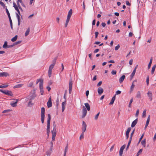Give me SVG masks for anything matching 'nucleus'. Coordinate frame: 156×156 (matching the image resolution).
I'll use <instances>...</instances> for the list:
<instances>
[{
    "label": "nucleus",
    "mask_w": 156,
    "mask_h": 156,
    "mask_svg": "<svg viewBox=\"0 0 156 156\" xmlns=\"http://www.w3.org/2000/svg\"><path fill=\"white\" fill-rule=\"evenodd\" d=\"M147 94L149 98V99L151 101L152 99V94L151 92L150 91H149L147 93Z\"/></svg>",
    "instance_id": "11"
},
{
    "label": "nucleus",
    "mask_w": 156,
    "mask_h": 156,
    "mask_svg": "<svg viewBox=\"0 0 156 156\" xmlns=\"http://www.w3.org/2000/svg\"><path fill=\"white\" fill-rule=\"evenodd\" d=\"M56 61V59H54L53 60V61L51 65H50L49 67L48 71V74L49 77H50L51 76L52 69L55 64Z\"/></svg>",
    "instance_id": "3"
},
{
    "label": "nucleus",
    "mask_w": 156,
    "mask_h": 156,
    "mask_svg": "<svg viewBox=\"0 0 156 156\" xmlns=\"http://www.w3.org/2000/svg\"><path fill=\"white\" fill-rule=\"evenodd\" d=\"M8 86V84H3L0 85V88H5Z\"/></svg>",
    "instance_id": "38"
},
{
    "label": "nucleus",
    "mask_w": 156,
    "mask_h": 156,
    "mask_svg": "<svg viewBox=\"0 0 156 156\" xmlns=\"http://www.w3.org/2000/svg\"><path fill=\"white\" fill-rule=\"evenodd\" d=\"M144 136V133L142 134V135L140 137V138L139 139V143L141 141V140L143 138V137Z\"/></svg>",
    "instance_id": "50"
},
{
    "label": "nucleus",
    "mask_w": 156,
    "mask_h": 156,
    "mask_svg": "<svg viewBox=\"0 0 156 156\" xmlns=\"http://www.w3.org/2000/svg\"><path fill=\"white\" fill-rule=\"evenodd\" d=\"M73 85V81L72 79H70L69 80V93L70 94L71 93Z\"/></svg>",
    "instance_id": "6"
},
{
    "label": "nucleus",
    "mask_w": 156,
    "mask_h": 156,
    "mask_svg": "<svg viewBox=\"0 0 156 156\" xmlns=\"http://www.w3.org/2000/svg\"><path fill=\"white\" fill-rule=\"evenodd\" d=\"M0 4L3 7H5V5L4 3L2 2L1 1H0Z\"/></svg>",
    "instance_id": "56"
},
{
    "label": "nucleus",
    "mask_w": 156,
    "mask_h": 156,
    "mask_svg": "<svg viewBox=\"0 0 156 156\" xmlns=\"http://www.w3.org/2000/svg\"><path fill=\"white\" fill-rule=\"evenodd\" d=\"M100 114V112H99L98 113H97L94 117V119L95 120H96L98 119V117Z\"/></svg>",
    "instance_id": "39"
},
{
    "label": "nucleus",
    "mask_w": 156,
    "mask_h": 156,
    "mask_svg": "<svg viewBox=\"0 0 156 156\" xmlns=\"http://www.w3.org/2000/svg\"><path fill=\"white\" fill-rule=\"evenodd\" d=\"M72 9H70L68 12V15L67 16V18L70 19V17L72 15Z\"/></svg>",
    "instance_id": "18"
},
{
    "label": "nucleus",
    "mask_w": 156,
    "mask_h": 156,
    "mask_svg": "<svg viewBox=\"0 0 156 156\" xmlns=\"http://www.w3.org/2000/svg\"><path fill=\"white\" fill-rule=\"evenodd\" d=\"M66 105V100L63 102L62 104V112H63L65 108V106Z\"/></svg>",
    "instance_id": "13"
},
{
    "label": "nucleus",
    "mask_w": 156,
    "mask_h": 156,
    "mask_svg": "<svg viewBox=\"0 0 156 156\" xmlns=\"http://www.w3.org/2000/svg\"><path fill=\"white\" fill-rule=\"evenodd\" d=\"M52 106V102L51 101V98L50 97L47 102V106L48 108H50Z\"/></svg>",
    "instance_id": "14"
},
{
    "label": "nucleus",
    "mask_w": 156,
    "mask_h": 156,
    "mask_svg": "<svg viewBox=\"0 0 156 156\" xmlns=\"http://www.w3.org/2000/svg\"><path fill=\"white\" fill-rule=\"evenodd\" d=\"M9 76V74L7 72L0 73V77L7 76Z\"/></svg>",
    "instance_id": "17"
},
{
    "label": "nucleus",
    "mask_w": 156,
    "mask_h": 156,
    "mask_svg": "<svg viewBox=\"0 0 156 156\" xmlns=\"http://www.w3.org/2000/svg\"><path fill=\"white\" fill-rule=\"evenodd\" d=\"M30 31V28L29 27L27 29V30H26V31L25 33V36H27L29 34Z\"/></svg>",
    "instance_id": "27"
},
{
    "label": "nucleus",
    "mask_w": 156,
    "mask_h": 156,
    "mask_svg": "<svg viewBox=\"0 0 156 156\" xmlns=\"http://www.w3.org/2000/svg\"><path fill=\"white\" fill-rule=\"evenodd\" d=\"M13 5L15 9L18 8L17 5H16V4L14 2H13Z\"/></svg>",
    "instance_id": "53"
},
{
    "label": "nucleus",
    "mask_w": 156,
    "mask_h": 156,
    "mask_svg": "<svg viewBox=\"0 0 156 156\" xmlns=\"http://www.w3.org/2000/svg\"><path fill=\"white\" fill-rule=\"evenodd\" d=\"M21 42V41H19L14 44V45L20 44Z\"/></svg>",
    "instance_id": "47"
},
{
    "label": "nucleus",
    "mask_w": 156,
    "mask_h": 156,
    "mask_svg": "<svg viewBox=\"0 0 156 156\" xmlns=\"http://www.w3.org/2000/svg\"><path fill=\"white\" fill-rule=\"evenodd\" d=\"M111 73L113 75H115L116 73V71L115 70H113L111 72Z\"/></svg>",
    "instance_id": "51"
},
{
    "label": "nucleus",
    "mask_w": 156,
    "mask_h": 156,
    "mask_svg": "<svg viewBox=\"0 0 156 156\" xmlns=\"http://www.w3.org/2000/svg\"><path fill=\"white\" fill-rule=\"evenodd\" d=\"M32 100L30 99L29 102L28 103V105L29 107H31L33 105V103L32 102Z\"/></svg>",
    "instance_id": "34"
},
{
    "label": "nucleus",
    "mask_w": 156,
    "mask_h": 156,
    "mask_svg": "<svg viewBox=\"0 0 156 156\" xmlns=\"http://www.w3.org/2000/svg\"><path fill=\"white\" fill-rule=\"evenodd\" d=\"M104 92V90L101 87H99L98 89V94L100 95H101Z\"/></svg>",
    "instance_id": "10"
},
{
    "label": "nucleus",
    "mask_w": 156,
    "mask_h": 156,
    "mask_svg": "<svg viewBox=\"0 0 156 156\" xmlns=\"http://www.w3.org/2000/svg\"><path fill=\"white\" fill-rule=\"evenodd\" d=\"M10 111V110H5L2 112V113H4L6 112H8Z\"/></svg>",
    "instance_id": "54"
},
{
    "label": "nucleus",
    "mask_w": 156,
    "mask_h": 156,
    "mask_svg": "<svg viewBox=\"0 0 156 156\" xmlns=\"http://www.w3.org/2000/svg\"><path fill=\"white\" fill-rule=\"evenodd\" d=\"M142 145L144 147H146V140L144 139L141 142Z\"/></svg>",
    "instance_id": "25"
},
{
    "label": "nucleus",
    "mask_w": 156,
    "mask_h": 156,
    "mask_svg": "<svg viewBox=\"0 0 156 156\" xmlns=\"http://www.w3.org/2000/svg\"><path fill=\"white\" fill-rule=\"evenodd\" d=\"M42 80L40 79H38L37 80V81H36V84H38V82H40V81L41 80Z\"/></svg>",
    "instance_id": "62"
},
{
    "label": "nucleus",
    "mask_w": 156,
    "mask_h": 156,
    "mask_svg": "<svg viewBox=\"0 0 156 156\" xmlns=\"http://www.w3.org/2000/svg\"><path fill=\"white\" fill-rule=\"evenodd\" d=\"M120 48V45L119 44H118L117 46H116L115 48V50H117Z\"/></svg>",
    "instance_id": "49"
},
{
    "label": "nucleus",
    "mask_w": 156,
    "mask_h": 156,
    "mask_svg": "<svg viewBox=\"0 0 156 156\" xmlns=\"http://www.w3.org/2000/svg\"><path fill=\"white\" fill-rule=\"evenodd\" d=\"M142 151H143L142 149H140L139 150V151H138L137 153L136 156H138L139 155V154L142 153Z\"/></svg>",
    "instance_id": "41"
},
{
    "label": "nucleus",
    "mask_w": 156,
    "mask_h": 156,
    "mask_svg": "<svg viewBox=\"0 0 156 156\" xmlns=\"http://www.w3.org/2000/svg\"><path fill=\"white\" fill-rule=\"evenodd\" d=\"M84 105L87 110L89 111L90 110V107L89 104L88 103H85Z\"/></svg>",
    "instance_id": "22"
},
{
    "label": "nucleus",
    "mask_w": 156,
    "mask_h": 156,
    "mask_svg": "<svg viewBox=\"0 0 156 156\" xmlns=\"http://www.w3.org/2000/svg\"><path fill=\"white\" fill-rule=\"evenodd\" d=\"M66 90L65 91V94H64V99H65V100H66Z\"/></svg>",
    "instance_id": "59"
},
{
    "label": "nucleus",
    "mask_w": 156,
    "mask_h": 156,
    "mask_svg": "<svg viewBox=\"0 0 156 156\" xmlns=\"http://www.w3.org/2000/svg\"><path fill=\"white\" fill-rule=\"evenodd\" d=\"M87 128V125L85 122L83 121V123L82 125V132L84 133L86 130Z\"/></svg>",
    "instance_id": "8"
},
{
    "label": "nucleus",
    "mask_w": 156,
    "mask_h": 156,
    "mask_svg": "<svg viewBox=\"0 0 156 156\" xmlns=\"http://www.w3.org/2000/svg\"><path fill=\"white\" fill-rule=\"evenodd\" d=\"M20 14L19 13H16V17L18 19V18H20Z\"/></svg>",
    "instance_id": "48"
},
{
    "label": "nucleus",
    "mask_w": 156,
    "mask_h": 156,
    "mask_svg": "<svg viewBox=\"0 0 156 156\" xmlns=\"http://www.w3.org/2000/svg\"><path fill=\"white\" fill-rule=\"evenodd\" d=\"M135 73H134L133 72H132V73H131V75H130V77H131V80L133 77L135 75Z\"/></svg>",
    "instance_id": "46"
},
{
    "label": "nucleus",
    "mask_w": 156,
    "mask_h": 156,
    "mask_svg": "<svg viewBox=\"0 0 156 156\" xmlns=\"http://www.w3.org/2000/svg\"><path fill=\"white\" fill-rule=\"evenodd\" d=\"M115 99V95L112 98L109 104V105H112L113 104Z\"/></svg>",
    "instance_id": "21"
},
{
    "label": "nucleus",
    "mask_w": 156,
    "mask_h": 156,
    "mask_svg": "<svg viewBox=\"0 0 156 156\" xmlns=\"http://www.w3.org/2000/svg\"><path fill=\"white\" fill-rule=\"evenodd\" d=\"M131 140H130L129 139V141L128 144H127V147H126V150H127L128 149V148L129 147V146L130 145V144L131 143Z\"/></svg>",
    "instance_id": "40"
},
{
    "label": "nucleus",
    "mask_w": 156,
    "mask_h": 156,
    "mask_svg": "<svg viewBox=\"0 0 156 156\" xmlns=\"http://www.w3.org/2000/svg\"><path fill=\"white\" fill-rule=\"evenodd\" d=\"M125 75L122 76L119 79V82L120 83H122L125 78Z\"/></svg>",
    "instance_id": "23"
},
{
    "label": "nucleus",
    "mask_w": 156,
    "mask_h": 156,
    "mask_svg": "<svg viewBox=\"0 0 156 156\" xmlns=\"http://www.w3.org/2000/svg\"><path fill=\"white\" fill-rule=\"evenodd\" d=\"M102 83V81H100L99 82V83H98V84H97V85L98 87H99V86H100L101 84Z\"/></svg>",
    "instance_id": "57"
},
{
    "label": "nucleus",
    "mask_w": 156,
    "mask_h": 156,
    "mask_svg": "<svg viewBox=\"0 0 156 156\" xmlns=\"http://www.w3.org/2000/svg\"><path fill=\"white\" fill-rule=\"evenodd\" d=\"M33 83L32 82L30 83L29 84L28 87H32V85H33Z\"/></svg>",
    "instance_id": "64"
},
{
    "label": "nucleus",
    "mask_w": 156,
    "mask_h": 156,
    "mask_svg": "<svg viewBox=\"0 0 156 156\" xmlns=\"http://www.w3.org/2000/svg\"><path fill=\"white\" fill-rule=\"evenodd\" d=\"M70 20V19L67 18L66 20V23L65 25V27H66L68 25V23L69 22Z\"/></svg>",
    "instance_id": "30"
},
{
    "label": "nucleus",
    "mask_w": 156,
    "mask_h": 156,
    "mask_svg": "<svg viewBox=\"0 0 156 156\" xmlns=\"http://www.w3.org/2000/svg\"><path fill=\"white\" fill-rule=\"evenodd\" d=\"M18 37V36L17 35H16L14 37L12 38L11 39V41L12 42H14L16 41Z\"/></svg>",
    "instance_id": "32"
},
{
    "label": "nucleus",
    "mask_w": 156,
    "mask_h": 156,
    "mask_svg": "<svg viewBox=\"0 0 156 156\" xmlns=\"http://www.w3.org/2000/svg\"><path fill=\"white\" fill-rule=\"evenodd\" d=\"M87 110L85 108V107L83 106V109H82V113L83 115L82 116V118H84L86 116V114H87Z\"/></svg>",
    "instance_id": "7"
},
{
    "label": "nucleus",
    "mask_w": 156,
    "mask_h": 156,
    "mask_svg": "<svg viewBox=\"0 0 156 156\" xmlns=\"http://www.w3.org/2000/svg\"><path fill=\"white\" fill-rule=\"evenodd\" d=\"M18 100H16V101L13 103H11V105L13 107H15L16 106V104L17 103Z\"/></svg>",
    "instance_id": "33"
},
{
    "label": "nucleus",
    "mask_w": 156,
    "mask_h": 156,
    "mask_svg": "<svg viewBox=\"0 0 156 156\" xmlns=\"http://www.w3.org/2000/svg\"><path fill=\"white\" fill-rule=\"evenodd\" d=\"M126 3L127 5L128 6L130 5V4L129 3V2L128 1H126Z\"/></svg>",
    "instance_id": "61"
},
{
    "label": "nucleus",
    "mask_w": 156,
    "mask_h": 156,
    "mask_svg": "<svg viewBox=\"0 0 156 156\" xmlns=\"http://www.w3.org/2000/svg\"><path fill=\"white\" fill-rule=\"evenodd\" d=\"M152 59L151 58V59L150 60L149 63V64L148 65V68L149 69L151 67V64L152 63Z\"/></svg>",
    "instance_id": "36"
},
{
    "label": "nucleus",
    "mask_w": 156,
    "mask_h": 156,
    "mask_svg": "<svg viewBox=\"0 0 156 156\" xmlns=\"http://www.w3.org/2000/svg\"><path fill=\"white\" fill-rule=\"evenodd\" d=\"M133 59H131V60H130V61H129V64L130 65H131L132 64H133Z\"/></svg>",
    "instance_id": "60"
},
{
    "label": "nucleus",
    "mask_w": 156,
    "mask_h": 156,
    "mask_svg": "<svg viewBox=\"0 0 156 156\" xmlns=\"http://www.w3.org/2000/svg\"><path fill=\"white\" fill-rule=\"evenodd\" d=\"M43 80H42L39 83V88H43Z\"/></svg>",
    "instance_id": "24"
},
{
    "label": "nucleus",
    "mask_w": 156,
    "mask_h": 156,
    "mask_svg": "<svg viewBox=\"0 0 156 156\" xmlns=\"http://www.w3.org/2000/svg\"><path fill=\"white\" fill-rule=\"evenodd\" d=\"M136 97L138 98H141V93L140 91H138L136 95Z\"/></svg>",
    "instance_id": "26"
},
{
    "label": "nucleus",
    "mask_w": 156,
    "mask_h": 156,
    "mask_svg": "<svg viewBox=\"0 0 156 156\" xmlns=\"http://www.w3.org/2000/svg\"><path fill=\"white\" fill-rule=\"evenodd\" d=\"M8 45H7V42L6 41H5L4 42V44L3 46V48H7Z\"/></svg>",
    "instance_id": "35"
},
{
    "label": "nucleus",
    "mask_w": 156,
    "mask_h": 156,
    "mask_svg": "<svg viewBox=\"0 0 156 156\" xmlns=\"http://www.w3.org/2000/svg\"><path fill=\"white\" fill-rule=\"evenodd\" d=\"M134 82H136V80H134V81H133V82L132 83V85H131V86L130 89V92H132L133 91V89H134V87H135V85L134 84Z\"/></svg>",
    "instance_id": "20"
},
{
    "label": "nucleus",
    "mask_w": 156,
    "mask_h": 156,
    "mask_svg": "<svg viewBox=\"0 0 156 156\" xmlns=\"http://www.w3.org/2000/svg\"><path fill=\"white\" fill-rule=\"evenodd\" d=\"M84 133L82 132V133L81 134L80 137V139L81 140V139L83 138L84 137Z\"/></svg>",
    "instance_id": "45"
},
{
    "label": "nucleus",
    "mask_w": 156,
    "mask_h": 156,
    "mask_svg": "<svg viewBox=\"0 0 156 156\" xmlns=\"http://www.w3.org/2000/svg\"><path fill=\"white\" fill-rule=\"evenodd\" d=\"M121 93V91L120 90H117L116 92V94L117 95L120 94Z\"/></svg>",
    "instance_id": "58"
},
{
    "label": "nucleus",
    "mask_w": 156,
    "mask_h": 156,
    "mask_svg": "<svg viewBox=\"0 0 156 156\" xmlns=\"http://www.w3.org/2000/svg\"><path fill=\"white\" fill-rule=\"evenodd\" d=\"M139 112V109H137V110H136V114H135V116L136 117H138V116Z\"/></svg>",
    "instance_id": "44"
},
{
    "label": "nucleus",
    "mask_w": 156,
    "mask_h": 156,
    "mask_svg": "<svg viewBox=\"0 0 156 156\" xmlns=\"http://www.w3.org/2000/svg\"><path fill=\"white\" fill-rule=\"evenodd\" d=\"M51 115L50 114H48V120L47 121V133L48 136H49V134L50 133V123L51 120Z\"/></svg>",
    "instance_id": "1"
},
{
    "label": "nucleus",
    "mask_w": 156,
    "mask_h": 156,
    "mask_svg": "<svg viewBox=\"0 0 156 156\" xmlns=\"http://www.w3.org/2000/svg\"><path fill=\"white\" fill-rule=\"evenodd\" d=\"M6 12L8 15V17H10V13L9 12V11L7 9H6Z\"/></svg>",
    "instance_id": "55"
},
{
    "label": "nucleus",
    "mask_w": 156,
    "mask_h": 156,
    "mask_svg": "<svg viewBox=\"0 0 156 156\" xmlns=\"http://www.w3.org/2000/svg\"><path fill=\"white\" fill-rule=\"evenodd\" d=\"M68 151V144H67L66 146L65 147L64 151V156H66V152Z\"/></svg>",
    "instance_id": "29"
},
{
    "label": "nucleus",
    "mask_w": 156,
    "mask_h": 156,
    "mask_svg": "<svg viewBox=\"0 0 156 156\" xmlns=\"http://www.w3.org/2000/svg\"><path fill=\"white\" fill-rule=\"evenodd\" d=\"M156 67V64L154 65L152 67L151 70V74H153L154 72L155 69Z\"/></svg>",
    "instance_id": "31"
},
{
    "label": "nucleus",
    "mask_w": 156,
    "mask_h": 156,
    "mask_svg": "<svg viewBox=\"0 0 156 156\" xmlns=\"http://www.w3.org/2000/svg\"><path fill=\"white\" fill-rule=\"evenodd\" d=\"M36 95L35 94V91H34L33 93V94L30 96V99L31 100H34V98L36 97Z\"/></svg>",
    "instance_id": "19"
},
{
    "label": "nucleus",
    "mask_w": 156,
    "mask_h": 156,
    "mask_svg": "<svg viewBox=\"0 0 156 156\" xmlns=\"http://www.w3.org/2000/svg\"><path fill=\"white\" fill-rule=\"evenodd\" d=\"M23 85L22 84H18L17 85L15 86L13 88H17L21 87L23 86Z\"/></svg>",
    "instance_id": "28"
},
{
    "label": "nucleus",
    "mask_w": 156,
    "mask_h": 156,
    "mask_svg": "<svg viewBox=\"0 0 156 156\" xmlns=\"http://www.w3.org/2000/svg\"><path fill=\"white\" fill-rule=\"evenodd\" d=\"M53 129L51 131V132L52 134V139L53 141H54L55 140V137L56 135V131L55 128L56 125L55 122H53Z\"/></svg>",
    "instance_id": "2"
},
{
    "label": "nucleus",
    "mask_w": 156,
    "mask_h": 156,
    "mask_svg": "<svg viewBox=\"0 0 156 156\" xmlns=\"http://www.w3.org/2000/svg\"><path fill=\"white\" fill-rule=\"evenodd\" d=\"M150 115H149L148 117V118H147V121L146 122V125H145V128H144L145 129H146V128H147V126H148L149 124V122H150Z\"/></svg>",
    "instance_id": "12"
},
{
    "label": "nucleus",
    "mask_w": 156,
    "mask_h": 156,
    "mask_svg": "<svg viewBox=\"0 0 156 156\" xmlns=\"http://www.w3.org/2000/svg\"><path fill=\"white\" fill-rule=\"evenodd\" d=\"M40 92L41 95H43V94L44 90L43 88H40Z\"/></svg>",
    "instance_id": "52"
},
{
    "label": "nucleus",
    "mask_w": 156,
    "mask_h": 156,
    "mask_svg": "<svg viewBox=\"0 0 156 156\" xmlns=\"http://www.w3.org/2000/svg\"><path fill=\"white\" fill-rule=\"evenodd\" d=\"M95 38H97V37H98V34H99V33L98 32H96L95 33Z\"/></svg>",
    "instance_id": "63"
},
{
    "label": "nucleus",
    "mask_w": 156,
    "mask_h": 156,
    "mask_svg": "<svg viewBox=\"0 0 156 156\" xmlns=\"http://www.w3.org/2000/svg\"><path fill=\"white\" fill-rule=\"evenodd\" d=\"M126 146V145L124 144L121 147L119 152V155H122L123 150L125 148Z\"/></svg>",
    "instance_id": "9"
},
{
    "label": "nucleus",
    "mask_w": 156,
    "mask_h": 156,
    "mask_svg": "<svg viewBox=\"0 0 156 156\" xmlns=\"http://www.w3.org/2000/svg\"><path fill=\"white\" fill-rule=\"evenodd\" d=\"M134 130H133V131L131 133V134L130 136V137L129 138L130 140H132V137L134 134Z\"/></svg>",
    "instance_id": "43"
},
{
    "label": "nucleus",
    "mask_w": 156,
    "mask_h": 156,
    "mask_svg": "<svg viewBox=\"0 0 156 156\" xmlns=\"http://www.w3.org/2000/svg\"><path fill=\"white\" fill-rule=\"evenodd\" d=\"M131 130V128L129 127L128 128L126 133V139H127L129 138V134Z\"/></svg>",
    "instance_id": "15"
},
{
    "label": "nucleus",
    "mask_w": 156,
    "mask_h": 156,
    "mask_svg": "<svg viewBox=\"0 0 156 156\" xmlns=\"http://www.w3.org/2000/svg\"><path fill=\"white\" fill-rule=\"evenodd\" d=\"M146 109H144L143 112L142 114V117H145L146 116Z\"/></svg>",
    "instance_id": "37"
},
{
    "label": "nucleus",
    "mask_w": 156,
    "mask_h": 156,
    "mask_svg": "<svg viewBox=\"0 0 156 156\" xmlns=\"http://www.w3.org/2000/svg\"><path fill=\"white\" fill-rule=\"evenodd\" d=\"M146 83L147 85H148L149 84V77L147 76V77Z\"/></svg>",
    "instance_id": "42"
},
{
    "label": "nucleus",
    "mask_w": 156,
    "mask_h": 156,
    "mask_svg": "<svg viewBox=\"0 0 156 156\" xmlns=\"http://www.w3.org/2000/svg\"><path fill=\"white\" fill-rule=\"evenodd\" d=\"M0 91L8 95L12 96L13 95L12 92L11 91L8 90H6L4 91L0 89Z\"/></svg>",
    "instance_id": "5"
},
{
    "label": "nucleus",
    "mask_w": 156,
    "mask_h": 156,
    "mask_svg": "<svg viewBox=\"0 0 156 156\" xmlns=\"http://www.w3.org/2000/svg\"><path fill=\"white\" fill-rule=\"evenodd\" d=\"M45 112V109L44 108L42 107L41 108V122L42 123H43L44 122V113Z\"/></svg>",
    "instance_id": "4"
},
{
    "label": "nucleus",
    "mask_w": 156,
    "mask_h": 156,
    "mask_svg": "<svg viewBox=\"0 0 156 156\" xmlns=\"http://www.w3.org/2000/svg\"><path fill=\"white\" fill-rule=\"evenodd\" d=\"M138 122V119H136L132 122L131 126L133 128L135 126Z\"/></svg>",
    "instance_id": "16"
}]
</instances>
